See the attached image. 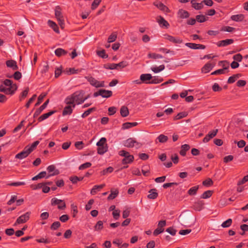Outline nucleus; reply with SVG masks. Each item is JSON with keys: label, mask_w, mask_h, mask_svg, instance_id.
<instances>
[{"label": "nucleus", "mask_w": 248, "mask_h": 248, "mask_svg": "<svg viewBox=\"0 0 248 248\" xmlns=\"http://www.w3.org/2000/svg\"><path fill=\"white\" fill-rule=\"evenodd\" d=\"M47 170L49 174L46 177V178H48L52 176L57 175L60 173L59 170L56 169L55 166L53 165L48 166Z\"/></svg>", "instance_id": "0eeeda50"}, {"label": "nucleus", "mask_w": 248, "mask_h": 248, "mask_svg": "<svg viewBox=\"0 0 248 248\" xmlns=\"http://www.w3.org/2000/svg\"><path fill=\"white\" fill-rule=\"evenodd\" d=\"M128 65V63L126 61H122L118 63H115L116 68L118 70L126 67Z\"/></svg>", "instance_id": "ea45409f"}, {"label": "nucleus", "mask_w": 248, "mask_h": 248, "mask_svg": "<svg viewBox=\"0 0 248 248\" xmlns=\"http://www.w3.org/2000/svg\"><path fill=\"white\" fill-rule=\"evenodd\" d=\"M163 81V79L162 78L158 77H154L150 81H148L149 84H157L160 83Z\"/></svg>", "instance_id": "c9c22d12"}, {"label": "nucleus", "mask_w": 248, "mask_h": 248, "mask_svg": "<svg viewBox=\"0 0 248 248\" xmlns=\"http://www.w3.org/2000/svg\"><path fill=\"white\" fill-rule=\"evenodd\" d=\"M101 2V0H94L91 5V9L92 10H95L100 4Z\"/></svg>", "instance_id": "4d7b16f0"}, {"label": "nucleus", "mask_w": 248, "mask_h": 248, "mask_svg": "<svg viewBox=\"0 0 248 248\" xmlns=\"http://www.w3.org/2000/svg\"><path fill=\"white\" fill-rule=\"evenodd\" d=\"M64 102L67 105H70L72 106L73 108H75L76 104H77L72 94L67 96L65 98Z\"/></svg>", "instance_id": "4468645a"}, {"label": "nucleus", "mask_w": 248, "mask_h": 248, "mask_svg": "<svg viewBox=\"0 0 248 248\" xmlns=\"http://www.w3.org/2000/svg\"><path fill=\"white\" fill-rule=\"evenodd\" d=\"M73 108H74L72 106L70 105H67L64 107L62 111V115H70L73 112Z\"/></svg>", "instance_id": "393cba45"}, {"label": "nucleus", "mask_w": 248, "mask_h": 248, "mask_svg": "<svg viewBox=\"0 0 248 248\" xmlns=\"http://www.w3.org/2000/svg\"><path fill=\"white\" fill-rule=\"evenodd\" d=\"M190 148V147L188 144H185L182 145L179 152L180 155L183 156H185L186 155V152L188 151Z\"/></svg>", "instance_id": "5701e85b"}, {"label": "nucleus", "mask_w": 248, "mask_h": 248, "mask_svg": "<svg viewBox=\"0 0 248 248\" xmlns=\"http://www.w3.org/2000/svg\"><path fill=\"white\" fill-rule=\"evenodd\" d=\"M51 202L52 205H58V208L59 209L63 210L66 207L65 203L62 200L53 198L51 199Z\"/></svg>", "instance_id": "423d86ee"}, {"label": "nucleus", "mask_w": 248, "mask_h": 248, "mask_svg": "<svg viewBox=\"0 0 248 248\" xmlns=\"http://www.w3.org/2000/svg\"><path fill=\"white\" fill-rule=\"evenodd\" d=\"M48 25L51 27L54 31H55L56 33H59V28L57 26V25L53 21L49 20L48 21Z\"/></svg>", "instance_id": "58836bf2"}, {"label": "nucleus", "mask_w": 248, "mask_h": 248, "mask_svg": "<svg viewBox=\"0 0 248 248\" xmlns=\"http://www.w3.org/2000/svg\"><path fill=\"white\" fill-rule=\"evenodd\" d=\"M85 78L90 83V84L96 88L104 87L105 82L104 81H99L95 79L94 78L91 76L85 77Z\"/></svg>", "instance_id": "7ed1b4c3"}, {"label": "nucleus", "mask_w": 248, "mask_h": 248, "mask_svg": "<svg viewBox=\"0 0 248 248\" xmlns=\"http://www.w3.org/2000/svg\"><path fill=\"white\" fill-rule=\"evenodd\" d=\"M212 194L213 191L212 190H207L203 193L201 197L202 199H207L210 198Z\"/></svg>", "instance_id": "de8ad7c7"}, {"label": "nucleus", "mask_w": 248, "mask_h": 248, "mask_svg": "<svg viewBox=\"0 0 248 248\" xmlns=\"http://www.w3.org/2000/svg\"><path fill=\"white\" fill-rule=\"evenodd\" d=\"M108 150V146L107 144L102 146H98L97 148V153L99 155H103L107 152Z\"/></svg>", "instance_id": "4c0bfd02"}, {"label": "nucleus", "mask_w": 248, "mask_h": 248, "mask_svg": "<svg viewBox=\"0 0 248 248\" xmlns=\"http://www.w3.org/2000/svg\"><path fill=\"white\" fill-rule=\"evenodd\" d=\"M148 57L149 58H152L153 59H161L163 58V56L159 54H156V53H149L148 55Z\"/></svg>", "instance_id": "6e6d98bb"}, {"label": "nucleus", "mask_w": 248, "mask_h": 248, "mask_svg": "<svg viewBox=\"0 0 248 248\" xmlns=\"http://www.w3.org/2000/svg\"><path fill=\"white\" fill-rule=\"evenodd\" d=\"M46 171H42V172H40L38 174H37V175L32 177V180L35 181L39 179H41V178H45V177L46 178V177L47 176H46Z\"/></svg>", "instance_id": "79ce46f5"}, {"label": "nucleus", "mask_w": 248, "mask_h": 248, "mask_svg": "<svg viewBox=\"0 0 248 248\" xmlns=\"http://www.w3.org/2000/svg\"><path fill=\"white\" fill-rule=\"evenodd\" d=\"M187 113L185 111L181 112L177 114V115L174 117V120H177L186 117Z\"/></svg>", "instance_id": "a18cd8bd"}, {"label": "nucleus", "mask_w": 248, "mask_h": 248, "mask_svg": "<svg viewBox=\"0 0 248 248\" xmlns=\"http://www.w3.org/2000/svg\"><path fill=\"white\" fill-rule=\"evenodd\" d=\"M157 140L159 142L164 143L167 141L168 140V138L167 136H165L163 134H161L157 137Z\"/></svg>", "instance_id": "864d4df0"}, {"label": "nucleus", "mask_w": 248, "mask_h": 248, "mask_svg": "<svg viewBox=\"0 0 248 248\" xmlns=\"http://www.w3.org/2000/svg\"><path fill=\"white\" fill-rule=\"evenodd\" d=\"M199 189V186H196L190 188L187 191V193L189 195H195Z\"/></svg>", "instance_id": "c03bdc74"}, {"label": "nucleus", "mask_w": 248, "mask_h": 248, "mask_svg": "<svg viewBox=\"0 0 248 248\" xmlns=\"http://www.w3.org/2000/svg\"><path fill=\"white\" fill-rule=\"evenodd\" d=\"M48 103L49 99H47L42 106L40 107L39 108H37L34 113V117H35L39 115L41 113V112L46 107Z\"/></svg>", "instance_id": "2eb2a0df"}, {"label": "nucleus", "mask_w": 248, "mask_h": 248, "mask_svg": "<svg viewBox=\"0 0 248 248\" xmlns=\"http://www.w3.org/2000/svg\"><path fill=\"white\" fill-rule=\"evenodd\" d=\"M83 177H78L77 176H71L70 178V180L73 184H76L78 181H82Z\"/></svg>", "instance_id": "5fc2aeb1"}, {"label": "nucleus", "mask_w": 248, "mask_h": 248, "mask_svg": "<svg viewBox=\"0 0 248 248\" xmlns=\"http://www.w3.org/2000/svg\"><path fill=\"white\" fill-rule=\"evenodd\" d=\"M124 146L128 148H132L136 146L137 148H139L141 146V144L135 140L133 138H129L124 141Z\"/></svg>", "instance_id": "20e7f679"}, {"label": "nucleus", "mask_w": 248, "mask_h": 248, "mask_svg": "<svg viewBox=\"0 0 248 248\" xmlns=\"http://www.w3.org/2000/svg\"><path fill=\"white\" fill-rule=\"evenodd\" d=\"M196 20L200 23H202L207 20V17L203 15H197L196 16Z\"/></svg>", "instance_id": "09e8293b"}, {"label": "nucleus", "mask_w": 248, "mask_h": 248, "mask_svg": "<svg viewBox=\"0 0 248 248\" xmlns=\"http://www.w3.org/2000/svg\"><path fill=\"white\" fill-rule=\"evenodd\" d=\"M190 2L192 5V7L196 10H199L203 8L202 1L201 3H197L196 0H191Z\"/></svg>", "instance_id": "4be33fe9"}, {"label": "nucleus", "mask_w": 248, "mask_h": 248, "mask_svg": "<svg viewBox=\"0 0 248 248\" xmlns=\"http://www.w3.org/2000/svg\"><path fill=\"white\" fill-rule=\"evenodd\" d=\"M95 110V108H92L85 111L81 115L82 118H85L88 116L91 113Z\"/></svg>", "instance_id": "052dcab7"}, {"label": "nucleus", "mask_w": 248, "mask_h": 248, "mask_svg": "<svg viewBox=\"0 0 248 248\" xmlns=\"http://www.w3.org/2000/svg\"><path fill=\"white\" fill-rule=\"evenodd\" d=\"M157 19L158 23L161 27L168 28L169 27V23L162 16H159Z\"/></svg>", "instance_id": "f3484780"}, {"label": "nucleus", "mask_w": 248, "mask_h": 248, "mask_svg": "<svg viewBox=\"0 0 248 248\" xmlns=\"http://www.w3.org/2000/svg\"><path fill=\"white\" fill-rule=\"evenodd\" d=\"M248 181V174L245 176H244L243 179L239 181L237 183L238 186H241L244 184H245L246 182Z\"/></svg>", "instance_id": "774afa93"}, {"label": "nucleus", "mask_w": 248, "mask_h": 248, "mask_svg": "<svg viewBox=\"0 0 248 248\" xmlns=\"http://www.w3.org/2000/svg\"><path fill=\"white\" fill-rule=\"evenodd\" d=\"M179 16L181 18H186L189 16V13L184 10L180 9L178 12Z\"/></svg>", "instance_id": "c756f323"}, {"label": "nucleus", "mask_w": 248, "mask_h": 248, "mask_svg": "<svg viewBox=\"0 0 248 248\" xmlns=\"http://www.w3.org/2000/svg\"><path fill=\"white\" fill-rule=\"evenodd\" d=\"M61 226V223L59 221H55L53 222L50 228L51 230H56Z\"/></svg>", "instance_id": "e2e57ef3"}, {"label": "nucleus", "mask_w": 248, "mask_h": 248, "mask_svg": "<svg viewBox=\"0 0 248 248\" xmlns=\"http://www.w3.org/2000/svg\"><path fill=\"white\" fill-rule=\"evenodd\" d=\"M242 76L241 74H236L233 75L232 76L229 77L228 79L227 83L228 84H232L234 83L238 78Z\"/></svg>", "instance_id": "b1692460"}, {"label": "nucleus", "mask_w": 248, "mask_h": 248, "mask_svg": "<svg viewBox=\"0 0 248 248\" xmlns=\"http://www.w3.org/2000/svg\"><path fill=\"white\" fill-rule=\"evenodd\" d=\"M232 223V219L231 218L228 219L225 221L223 222L221 226L223 228H227L230 227Z\"/></svg>", "instance_id": "bf43d9fd"}, {"label": "nucleus", "mask_w": 248, "mask_h": 248, "mask_svg": "<svg viewBox=\"0 0 248 248\" xmlns=\"http://www.w3.org/2000/svg\"><path fill=\"white\" fill-rule=\"evenodd\" d=\"M154 5L163 12H168L169 11V8L161 2L155 1Z\"/></svg>", "instance_id": "a211bd4d"}, {"label": "nucleus", "mask_w": 248, "mask_h": 248, "mask_svg": "<svg viewBox=\"0 0 248 248\" xmlns=\"http://www.w3.org/2000/svg\"><path fill=\"white\" fill-rule=\"evenodd\" d=\"M62 8L60 6H57L55 7V16L57 20L64 18L62 13Z\"/></svg>", "instance_id": "6ab92c4d"}, {"label": "nucleus", "mask_w": 248, "mask_h": 248, "mask_svg": "<svg viewBox=\"0 0 248 248\" xmlns=\"http://www.w3.org/2000/svg\"><path fill=\"white\" fill-rule=\"evenodd\" d=\"M117 37V35L116 32H113L111 33L108 39V43H112L114 42Z\"/></svg>", "instance_id": "3c124183"}, {"label": "nucleus", "mask_w": 248, "mask_h": 248, "mask_svg": "<svg viewBox=\"0 0 248 248\" xmlns=\"http://www.w3.org/2000/svg\"><path fill=\"white\" fill-rule=\"evenodd\" d=\"M67 53V51L61 48H58L55 50V55L59 57L66 55Z\"/></svg>", "instance_id": "2f4dec72"}, {"label": "nucleus", "mask_w": 248, "mask_h": 248, "mask_svg": "<svg viewBox=\"0 0 248 248\" xmlns=\"http://www.w3.org/2000/svg\"><path fill=\"white\" fill-rule=\"evenodd\" d=\"M164 38L174 44H181L183 43V40L178 37H174L169 34H165Z\"/></svg>", "instance_id": "1a4fd4ad"}, {"label": "nucleus", "mask_w": 248, "mask_h": 248, "mask_svg": "<svg viewBox=\"0 0 248 248\" xmlns=\"http://www.w3.org/2000/svg\"><path fill=\"white\" fill-rule=\"evenodd\" d=\"M219 65L221 66L222 67V69L228 73V69L230 67V64L227 61H220L219 62Z\"/></svg>", "instance_id": "f704fd0d"}, {"label": "nucleus", "mask_w": 248, "mask_h": 248, "mask_svg": "<svg viewBox=\"0 0 248 248\" xmlns=\"http://www.w3.org/2000/svg\"><path fill=\"white\" fill-rule=\"evenodd\" d=\"M215 64L210 62H207L202 68V72L204 73H207L210 72L214 67Z\"/></svg>", "instance_id": "412c9836"}, {"label": "nucleus", "mask_w": 248, "mask_h": 248, "mask_svg": "<svg viewBox=\"0 0 248 248\" xmlns=\"http://www.w3.org/2000/svg\"><path fill=\"white\" fill-rule=\"evenodd\" d=\"M141 172L144 176H148L150 173V167L148 165L143 166L142 167Z\"/></svg>", "instance_id": "37998d69"}, {"label": "nucleus", "mask_w": 248, "mask_h": 248, "mask_svg": "<svg viewBox=\"0 0 248 248\" xmlns=\"http://www.w3.org/2000/svg\"><path fill=\"white\" fill-rule=\"evenodd\" d=\"M55 112H56V111H55V110H52L47 113L43 114V115H42L41 116H40L38 118V121L41 122V121L47 119L48 117H49L50 116L53 114Z\"/></svg>", "instance_id": "c85d7f7f"}, {"label": "nucleus", "mask_w": 248, "mask_h": 248, "mask_svg": "<svg viewBox=\"0 0 248 248\" xmlns=\"http://www.w3.org/2000/svg\"><path fill=\"white\" fill-rule=\"evenodd\" d=\"M165 69V65L162 64L158 67H154L151 68V70L155 73H158Z\"/></svg>", "instance_id": "8fccbe9b"}, {"label": "nucleus", "mask_w": 248, "mask_h": 248, "mask_svg": "<svg viewBox=\"0 0 248 248\" xmlns=\"http://www.w3.org/2000/svg\"><path fill=\"white\" fill-rule=\"evenodd\" d=\"M119 194V191L118 189H115V190H111L110 191V194L109 195V196L108 197V200H113L115 199L118 195Z\"/></svg>", "instance_id": "a19ab883"}, {"label": "nucleus", "mask_w": 248, "mask_h": 248, "mask_svg": "<svg viewBox=\"0 0 248 248\" xmlns=\"http://www.w3.org/2000/svg\"><path fill=\"white\" fill-rule=\"evenodd\" d=\"M218 132L217 129L214 130L211 132H209L203 139V142L204 143L208 142L211 139L215 137Z\"/></svg>", "instance_id": "9b49d317"}, {"label": "nucleus", "mask_w": 248, "mask_h": 248, "mask_svg": "<svg viewBox=\"0 0 248 248\" xmlns=\"http://www.w3.org/2000/svg\"><path fill=\"white\" fill-rule=\"evenodd\" d=\"M137 125L138 123L137 122H126L123 124L122 128L124 130L127 129L132 127L136 126Z\"/></svg>", "instance_id": "a878e982"}, {"label": "nucleus", "mask_w": 248, "mask_h": 248, "mask_svg": "<svg viewBox=\"0 0 248 248\" xmlns=\"http://www.w3.org/2000/svg\"><path fill=\"white\" fill-rule=\"evenodd\" d=\"M46 93H42L38 97L37 102L36 103L35 106H39L45 97L46 96Z\"/></svg>", "instance_id": "603ef678"}, {"label": "nucleus", "mask_w": 248, "mask_h": 248, "mask_svg": "<svg viewBox=\"0 0 248 248\" xmlns=\"http://www.w3.org/2000/svg\"><path fill=\"white\" fill-rule=\"evenodd\" d=\"M120 111L121 115L123 117L127 116L129 113L128 108L125 106H123L121 108Z\"/></svg>", "instance_id": "cd10ccee"}, {"label": "nucleus", "mask_w": 248, "mask_h": 248, "mask_svg": "<svg viewBox=\"0 0 248 248\" xmlns=\"http://www.w3.org/2000/svg\"><path fill=\"white\" fill-rule=\"evenodd\" d=\"M213 182L210 178H208L202 182V185L204 186H208L212 185Z\"/></svg>", "instance_id": "69168bd1"}, {"label": "nucleus", "mask_w": 248, "mask_h": 248, "mask_svg": "<svg viewBox=\"0 0 248 248\" xmlns=\"http://www.w3.org/2000/svg\"><path fill=\"white\" fill-rule=\"evenodd\" d=\"M101 96L103 98H108L112 95V92L111 91L101 89Z\"/></svg>", "instance_id": "72a5a7b5"}, {"label": "nucleus", "mask_w": 248, "mask_h": 248, "mask_svg": "<svg viewBox=\"0 0 248 248\" xmlns=\"http://www.w3.org/2000/svg\"><path fill=\"white\" fill-rule=\"evenodd\" d=\"M245 18V16L243 14H239V15H232L231 17V19L233 20L236 22H239L242 21L244 20Z\"/></svg>", "instance_id": "bb28decb"}, {"label": "nucleus", "mask_w": 248, "mask_h": 248, "mask_svg": "<svg viewBox=\"0 0 248 248\" xmlns=\"http://www.w3.org/2000/svg\"><path fill=\"white\" fill-rule=\"evenodd\" d=\"M30 215L31 212H28L20 216L17 218L15 223V225L26 222L29 219Z\"/></svg>", "instance_id": "39448f33"}, {"label": "nucleus", "mask_w": 248, "mask_h": 248, "mask_svg": "<svg viewBox=\"0 0 248 248\" xmlns=\"http://www.w3.org/2000/svg\"><path fill=\"white\" fill-rule=\"evenodd\" d=\"M235 30V28L230 27V26H224L221 28L220 31H227L229 32H232L233 31Z\"/></svg>", "instance_id": "680f3d73"}, {"label": "nucleus", "mask_w": 248, "mask_h": 248, "mask_svg": "<svg viewBox=\"0 0 248 248\" xmlns=\"http://www.w3.org/2000/svg\"><path fill=\"white\" fill-rule=\"evenodd\" d=\"M30 154L31 150H28L27 149V146H26L22 152L16 155L15 158L22 159L26 158Z\"/></svg>", "instance_id": "6e6552de"}, {"label": "nucleus", "mask_w": 248, "mask_h": 248, "mask_svg": "<svg viewBox=\"0 0 248 248\" xmlns=\"http://www.w3.org/2000/svg\"><path fill=\"white\" fill-rule=\"evenodd\" d=\"M152 76L150 74H143L140 76V80L142 82L148 83V80L150 81Z\"/></svg>", "instance_id": "aec40b11"}, {"label": "nucleus", "mask_w": 248, "mask_h": 248, "mask_svg": "<svg viewBox=\"0 0 248 248\" xmlns=\"http://www.w3.org/2000/svg\"><path fill=\"white\" fill-rule=\"evenodd\" d=\"M234 40L232 39H227L218 41L217 45L218 47L225 46L232 44Z\"/></svg>", "instance_id": "f8f14e48"}, {"label": "nucleus", "mask_w": 248, "mask_h": 248, "mask_svg": "<svg viewBox=\"0 0 248 248\" xmlns=\"http://www.w3.org/2000/svg\"><path fill=\"white\" fill-rule=\"evenodd\" d=\"M105 186V184H102L100 185H95L93 186L91 191V193L92 195H94L97 193L98 191H100V189L103 188Z\"/></svg>", "instance_id": "7c9ffc66"}, {"label": "nucleus", "mask_w": 248, "mask_h": 248, "mask_svg": "<svg viewBox=\"0 0 248 248\" xmlns=\"http://www.w3.org/2000/svg\"><path fill=\"white\" fill-rule=\"evenodd\" d=\"M29 91V88L27 87L24 91L22 92L20 96H19L20 101H21L27 96Z\"/></svg>", "instance_id": "13d9d810"}, {"label": "nucleus", "mask_w": 248, "mask_h": 248, "mask_svg": "<svg viewBox=\"0 0 248 248\" xmlns=\"http://www.w3.org/2000/svg\"><path fill=\"white\" fill-rule=\"evenodd\" d=\"M3 84L0 85V92L8 95H13L17 89V86L13 81L9 79H5Z\"/></svg>", "instance_id": "f257e3e1"}, {"label": "nucleus", "mask_w": 248, "mask_h": 248, "mask_svg": "<svg viewBox=\"0 0 248 248\" xmlns=\"http://www.w3.org/2000/svg\"><path fill=\"white\" fill-rule=\"evenodd\" d=\"M84 93L83 91H77L72 94L77 105L82 104L88 98V96L84 98Z\"/></svg>", "instance_id": "f03ea898"}, {"label": "nucleus", "mask_w": 248, "mask_h": 248, "mask_svg": "<svg viewBox=\"0 0 248 248\" xmlns=\"http://www.w3.org/2000/svg\"><path fill=\"white\" fill-rule=\"evenodd\" d=\"M104 67L106 69H116L115 63H107L104 65Z\"/></svg>", "instance_id": "0e129e2a"}, {"label": "nucleus", "mask_w": 248, "mask_h": 248, "mask_svg": "<svg viewBox=\"0 0 248 248\" xmlns=\"http://www.w3.org/2000/svg\"><path fill=\"white\" fill-rule=\"evenodd\" d=\"M204 204V203L203 201H198L194 202L193 208L196 211H200L203 209Z\"/></svg>", "instance_id": "ddd939ff"}, {"label": "nucleus", "mask_w": 248, "mask_h": 248, "mask_svg": "<svg viewBox=\"0 0 248 248\" xmlns=\"http://www.w3.org/2000/svg\"><path fill=\"white\" fill-rule=\"evenodd\" d=\"M6 64L7 67L12 68L13 70H17L18 69L16 61L14 60H11L7 61L6 62Z\"/></svg>", "instance_id": "dca6fc26"}, {"label": "nucleus", "mask_w": 248, "mask_h": 248, "mask_svg": "<svg viewBox=\"0 0 248 248\" xmlns=\"http://www.w3.org/2000/svg\"><path fill=\"white\" fill-rule=\"evenodd\" d=\"M186 46L187 47L194 49H204L205 48V46L202 44H196L192 43H186Z\"/></svg>", "instance_id": "9d476101"}, {"label": "nucleus", "mask_w": 248, "mask_h": 248, "mask_svg": "<svg viewBox=\"0 0 248 248\" xmlns=\"http://www.w3.org/2000/svg\"><path fill=\"white\" fill-rule=\"evenodd\" d=\"M134 159V156L133 155H130L129 156H127L124 158L123 159L122 162L123 164H126L132 163Z\"/></svg>", "instance_id": "e433bc0d"}, {"label": "nucleus", "mask_w": 248, "mask_h": 248, "mask_svg": "<svg viewBox=\"0 0 248 248\" xmlns=\"http://www.w3.org/2000/svg\"><path fill=\"white\" fill-rule=\"evenodd\" d=\"M149 192L150 193L148 195V198L149 199L154 200L158 196V193L156 192V189L155 188L151 189Z\"/></svg>", "instance_id": "473e14b6"}, {"label": "nucleus", "mask_w": 248, "mask_h": 248, "mask_svg": "<svg viewBox=\"0 0 248 248\" xmlns=\"http://www.w3.org/2000/svg\"><path fill=\"white\" fill-rule=\"evenodd\" d=\"M106 139L105 138H102L101 139L97 142L96 145L98 146H104L106 144Z\"/></svg>", "instance_id": "338daca9"}, {"label": "nucleus", "mask_w": 248, "mask_h": 248, "mask_svg": "<svg viewBox=\"0 0 248 248\" xmlns=\"http://www.w3.org/2000/svg\"><path fill=\"white\" fill-rule=\"evenodd\" d=\"M94 230L97 231H100L103 228V223L102 221L99 220L97 222L96 224L95 225Z\"/></svg>", "instance_id": "49530a36"}]
</instances>
